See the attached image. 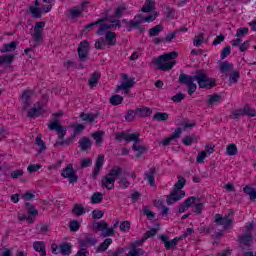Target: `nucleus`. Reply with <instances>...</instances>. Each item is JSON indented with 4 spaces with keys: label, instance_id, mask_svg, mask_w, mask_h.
<instances>
[{
    "label": "nucleus",
    "instance_id": "nucleus-1",
    "mask_svg": "<svg viewBox=\"0 0 256 256\" xmlns=\"http://www.w3.org/2000/svg\"><path fill=\"white\" fill-rule=\"evenodd\" d=\"M195 81L200 89H213L216 85L215 79L209 77L204 69L196 70L193 75L181 73L179 76V83L188 87V95L197 91Z\"/></svg>",
    "mask_w": 256,
    "mask_h": 256
},
{
    "label": "nucleus",
    "instance_id": "nucleus-2",
    "mask_svg": "<svg viewBox=\"0 0 256 256\" xmlns=\"http://www.w3.org/2000/svg\"><path fill=\"white\" fill-rule=\"evenodd\" d=\"M123 173V169L119 166H114L108 174L104 175L101 179V187H104L108 191H113L115 189V181L119 179Z\"/></svg>",
    "mask_w": 256,
    "mask_h": 256
},
{
    "label": "nucleus",
    "instance_id": "nucleus-3",
    "mask_svg": "<svg viewBox=\"0 0 256 256\" xmlns=\"http://www.w3.org/2000/svg\"><path fill=\"white\" fill-rule=\"evenodd\" d=\"M177 57H179V54L176 51H173L159 56L155 59L154 63L160 71H171L176 63L173 59H177Z\"/></svg>",
    "mask_w": 256,
    "mask_h": 256
},
{
    "label": "nucleus",
    "instance_id": "nucleus-4",
    "mask_svg": "<svg viewBox=\"0 0 256 256\" xmlns=\"http://www.w3.org/2000/svg\"><path fill=\"white\" fill-rule=\"evenodd\" d=\"M183 187H185V178L180 177L175 183L172 192L166 197L167 205H173V203H177V201H181L185 197V191L182 190Z\"/></svg>",
    "mask_w": 256,
    "mask_h": 256
},
{
    "label": "nucleus",
    "instance_id": "nucleus-5",
    "mask_svg": "<svg viewBox=\"0 0 256 256\" xmlns=\"http://www.w3.org/2000/svg\"><path fill=\"white\" fill-rule=\"evenodd\" d=\"M71 247H72L71 243H67V242H64L60 245H57V244L51 245L53 255H59V253H61V255L69 256L71 255Z\"/></svg>",
    "mask_w": 256,
    "mask_h": 256
},
{
    "label": "nucleus",
    "instance_id": "nucleus-6",
    "mask_svg": "<svg viewBox=\"0 0 256 256\" xmlns=\"http://www.w3.org/2000/svg\"><path fill=\"white\" fill-rule=\"evenodd\" d=\"M48 129H50V131H56L60 141H63V139H65V135H67V128L59 125L56 118L48 124Z\"/></svg>",
    "mask_w": 256,
    "mask_h": 256
},
{
    "label": "nucleus",
    "instance_id": "nucleus-7",
    "mask_svg": "<svg viewBox=\"0 0 256 256\" xmlns=\"http://www.w3.org/2000/svg\"><path fill=\"white\" fill-rule=\"evenodd\" d=\"M215 223H217V225H222L224 231H227V229L233 225V218L229 216H223L221 214H216Z\"/></svg>",
    "mask_w": 256,
    "mask_h": 256
},
{
    "label": "nucleus",
    "instance_id": "nucleus-8",
    "mask_svg": "<svg viewBox=\"0 0 256 256\" xmlns=\"http://www.w3.org/2000/svg\"><path fill=\"white\" fill-rule=\"evenodd\" d=\"M62 177L69 179V183H77V180L79 179L75 174L73 164H68L67 167L62 170Z\"/></svg>",
    "mask_w": 256,
    "mask_h": 256
},
{
    "label": "nucleus",
    "instance_id": "nucleus-9",
    "mask_svg": "<svg viewBox=\"0 0 256 256\" xmlns=\"http://www.w3.org/2000/svg\"><path fill=\"white\" fill-rule=\"evenodd\" d=\"M45 28V22H37L34 26V33L32 35L36 43H41L43 41V29Z\"/></svg>",
    "mask_w": 256,
    "mask_h": 256
},
{
    "label": "nucleus",
    "instance_id": "nucleus-10",
    "mask_svg": "<svg viewBox=\"0 0 256 256\" xmlns=\"http://www.w3.org/2000/svg\"><path fill=\"white\" fill-rule=\"evenodd\" d=\"M110 23H116V24H98L100 25L96 35H105V31H109V29H113V27H121V21L117 19L110 20Z\"/></svg>",
    "mask_w": 256,
    "mask_h": 256
},
{
    "label": "nucleus",
    "instance_id": "nucleus-11",
    "mask_svg": "<svg viewBox=\"0 0 256 256\" xmlns=\"http://www.w3.org/2000/svg\"><path fill=\"white\" fill-rule=\"evenodd\" d=\"M122 79L125 82H122L120 85L116 87V93H119L121 89H131L135 87V78H130L127 74H122Z\"/></svg>",
    "mask_w": 256,
    "mask_h": 256
},
{
    "label": "nucleus",
    "instance_id": "nucleus-12",
    "mask_svg": "<svg viewBox=\"0 0 256 256\" xmlns=\"http://www.w3.org/2000/svg\"><path fill=\"white\" fill-rule=\"evenodd\" d=\"M78 57L80 61H85V59L89 57V42L87 40H84L79 44Z\"/></svg>",
    "mask_w": 256,
    "mask_h": 256
},
{
    "label": "nucleus",
    "instance_id": "nucleus-13",
    "mask_svg": "<svg viewBox=\"0 0 256 256\" xmlns=\"http://www.w3.org/2000/svg\"><path fill=\"white\" fill-rule=\"evenodd\" d=\"M45 113V106L41 103L34 104V107L28 111V117L35 119V117H41Z\"/></svg>",
    "mask_w": 256,
    "mask_h": 256
},
{
    "label": "nucleus",
    "instance_id": "nucleus-14",
    "mask_svg": "<svg viewBox=\"0 0 256 256\" xmlns=\"http://www.w3.org/2000/svg\"><path fill=\"white\" fill-rule=\"evenodd\" d=\"M238 241L242 249H249L251 247V243H253V234H245L238 236Z\"/></svg>",
    "mask_w": 256,
    "mask_h": 256
},
{
    "label": "nucleus",
    "instance_id": "nucleus-15",
    "mask_svg": "<svg viewBox=\"0 0 256 256\" xmlns=\"http://www.w3.org/2000/svg\"><path fill=\"white\" fill-rule=\"evenodd\" d=\"M155 175H157V169L155 167L150 168L144 173V179L148 181L151 187H155Z\"/></svg>",
    "mask_w": 256,
    "mask_h": 256
},
{
    "label": "nucleus",
    "instance_id": "nucleus-16",
    "mask_svg": "<svg viewBox=\"0 0 256 256\" xmlns=\"http://www.w3.org/2000/svg\"><path fill=\"white\" fill-rule=\"evenodd\" d=\"M135 245H143V240L136 241L131 244L132 249L129 251L126 256H139V255H144L145 251L141 248H136Z\"/></svg>",
    "mask_w": 256,
    "mask_h": 256
},
{
    "label": "nucleus",
    "instance_id": "nucleus-17",
    "mask_svg": "<svg viewBox=\"0 0 256 256\" xmlns=\"http://www.w3.org/2000/svg\"><path fill=\"white\" fill-rule=\"evenodd\" d=\"M197 201V197H189L186 200H184V202L180 205L179 209H178V213H185L187 211V209H189V207H191V205H193V203H196Z\"/></svg>",
    "mask_w": 256,
    "mask_h": 256
},
{
    "label": "nucleus",
    "instance_id": "nucleus-18",
    "mask_svg": "<svg viewBox=\"0 0 256 256\" xmlns=\"http://www.w3.org/2000/svg\"><path fill=\"white\" fill-rule=\"evenodd\" d=\"M141 19V14H138L132 20H129L127 31L130 33L133 29H137L143 23Z\"/></svg>",
    "mask_w": 256,
    "mask_h": 256
},
{
    "label": "nucleus",
    "instance_id": "nucleus-19",
    "mask_svg": "<svg viewBox=\"0 0 256 256\" xmlns=\"http://www.w3.org/2000/svg\"><path fill=\"white\" fill-rule=\"evenodd\" d=\"M47 245L43 241H36L33 243V249L39 253L40 256H47Z\"/></svg>",
    "mask_w": 256,
    "mask_h": 256
},
{
    "label": "nucleus",
    "instance_id": "nucleus-20",
    "mask_svg": "<svg viewBox=\"0 0 256 256\" xmlns=\"http://www.w3.org/2000/svg\"><path fill=\"white\" fill-rule=\"evenodd\" d=\"M106 39V45L109 47H113L114 45H117V34L112 31H107L105 35Z\"/></svg>",
    "mask_w": 256,
    "mask_h": 256
},
{
    "label": "nucleus",
    "instance_id": "nucleus-21",
    "mask_svg": "<svg viewBox=\"0 0 256 256\" xmlns=\"http://www.w3.org/2000/svg\"><path fill=\"white\" fill-rule=\"evenodd\" d=\"M159 239L164 243L165 249H173V247L177 246V242L175 241V238L169 241V237L166 235L159 236Z\"/></svg>",
    "mask_w": 256,
    "mask_h": 256
},
{
    "label": "nucleus",
    "instance_id": "nucleus-22",
    "mask_svg": "<svg viewBox=\"0 0 256 256\" xmlns=\"http://www.w3.org/2000/svg\"><path fill=\"white\" fill-rule=\"evenodd\" d=\"M113 243V239L106 238L96 249V253H105L109 249V245Z\"/></svg>",
    "mask_w": 256,
    "mask_h": 256
},
{
    "label": "nucleus",
    "instance_id": "nucleus-23",
    "mask_svg": "<svg viewBox=\"0 0 256 256\" xmlns=\"http://www.w3.org/2000/svg\"><path fill=\"white\" fill-rule=\"evenodd\" d=\"M96 118H97V114L85 113V112H82L80 114V119H82V121H87L88 123H93V121H95Z\"/></svg>",
    "mask_w": 256,
    "mask_h": 256
},
{
    "label": "nucleus",
    "instance_id": "nucleus-24",
    "mask_svg": "<svg viewBox=\"0 0 256 256\" xmlns=\"http://www.w3.org/2000/svg\"><path fill=\"white\" fill-rule=\"evenodd\" d=\"M108 227H109V224H107V222H105V221L94 222L93 225H92V228H93L94 231H102V233Z\"/></svg>",
    "mask_w": 256,
    "mask_h": 256
},
{
    "label": "nucleus",
    "instance_id": "nucleus-25",
    "mask_svg": "<svg viewBox=\"0 0 256 256\" xmlns=\"http://www.w3.org/2000/svg\"><path fill=\"white\" fill-rule=\"evenodd\" d=\"M154 9H155V6H153V1L146 0L141 9V12L142 13H151V11H153Z\"/></svg>",
    "mask_w": 256,
    "mask_h": 256
},
{
    "label": "nucleus",
    "instance_id": "nucleus-26",
    "mask_svg": "<svg viewBox=\"0 0 256 256\" xmlns=\"http://www.w3.org/2000/svg\"><path fill=\"white\" fill-rule=\"evenodd\" d=\"M33 95V92L31 90H26L22 93V100L24 101V109H27L29 107V98Z\"/></svg>",
    "mask_w": 256,
    "mask_h": 256
},
{
    "label": "nucleus",
    "instance_id": "nucleus-27",
    "mask_svg": "<svg viewBox=\"0 0 256 256\" xmlns=\"http://www.w3.org/2000/svg\"><path fill=\"white\" fill-rule=\"evenodd\" d=\"M15 49H17V42H11L4 44L3 48L1 49V53H9L11 51H15Z\"/></svg>",
    "mask_w": 256,
    "mask_h": 256
},
{
    "label": "nucleus",
    "instance_id": "nucleus-28",
    "mask_svg": "<svg viewBox=\"0 0 256 256\" xmlns=\"http://www.w3.org/2000/svg\"><path fill=\"white\" fill-rule=\"evenodd\" d=\"M242 111L244 112V115H246L247 117H255L256 116L255 108L251 107V105H249V104L245 105L244 108L242 109Z\"/></svg>",
    "mask_w": 256,
    "mask_h": 256
},
{
    "label": "nucleus",
    "instance_id": "nucleus-29",
    "mask_svg": "<svg viewBox=\"0 0 256 256\" xmlns=\"http://www.w3.org/2000/svg\"><path fill=\"white\" fill-rule=\"evenodd\" d=\"M197 141H199V137H197L195 135L187 136V137L183 138V140H182V142L186 146H191V145H193V143H197Z\"/></svg>",
    "mask_w": 256,
    "mask_h": 256
},
{
    "label": "nucleus",
    "instance_id": "nucleus-30",
    "mask_svg": "<svg viewBox=\"0 0 256 256\" xmlns=\"http://www.w3.org/2000/svg\"><path fill=\"white\" fill-rule=\"evenodd\" d=\"M85 5H87V2H83L81 8H72L70 10L71 17H73V18L79 17V15H81V13H83V7H85Z\"/></svg>",
    "mask_w": 256,
    "mask_h": 256
},
{
    "label": "nucleus",
    "instance_id": "nucleus-31",
    "mask_svg": "<svg viewBox=\"0 0 256 256\" xmlns=\"http://www.w3.org/2000/svg\"><path fill=\"white\" fill-rule=\"evenodd\" d=\"M220 71H221V73L227 74L230 71H233V66H232V64L228 63L227 61L222 62L220 64Z\"/></svg>",
    "mask_w": 256,
    "mask_h": 256
},
{
    "label": "nucleus",
    "instance_id": "nucleus-32",
    "mask_svg": "<svg viewBox=\"0 0 256 256\" xmlns=\"http://www.w3.org/2000/svg\"><path fill=\"white\" fill-rule=\"evenodd\" d=\"M136 113L139 115V117H149L153 111L150 110V108L144 107L136 109Z\"/></svg>",
    "mask_w": 256,
    "mask_h": 256
},
{
    "label": "nucleus",
    "instance_id": "nucleus-33",
    "mask_svg": "<svg viewBox=\"0 0 256 256\" xmlns=\"http://www.w3.org/2000/svg\"><path fill=\"white\" fill-rule=\"evenodd\" d=\"M72 213L76 215V217H81V215H85V208H83L81 204H76L72 209Z\"/></svg>",
    "mask_w": 256,
    "mask_h": 256
},
{
    "label": "nucleus",
    "instance_id": "nucleus-34",
    "mask_svg": "<svg viewBox=\"0 0 256 256\" xmlns=\"http://www.w3.org/2000/svg\"><path fill=\"white\" fill-rule=\"evenodd\" d=\"M99 77H100V75L98 74V72H94L92 74V76L90 77V79L88 80L89 86L96 87L97 84L99 83Z\"/></svg>",
    "mask_w": 256,
    "mask_h": 256
},
{
    "label": "nucleus",
    "instance_id": "nucleus-35",
    "mask_svg": "<svg viewBox=\"0 0 256 256\" xmlns=\"http://www.w3.org/2000/svg\"><path fill=\"white\" fill-rule=\"evenodd\" d=\"M91 147V140L89 138H82L80 140V149L82 151H87V149H89Z\"/></svg>",
    "mask_w": 256,
    "mask_h": 256
},
{
    "label": "nucleus",
    "instance_id": "nucleus-36",
    "mask_svg": "<svg viewBox=\"0 0 256 256\" xmlns=\"http://www.w3.org/2000/svg\"><path fill=\"white\" fill-rule=\"evenodd\" d=\"M219 101H221V95L219 94L209 95L207 99L209 106L215 105V103H219Z\"/></svg>",
    "mask_w": 256,
    "mask_h": 256
},
{
    "label": "nucleus",
    "instance_id": "nucleus-37",
    "mask_svg": "<svg viewBox=\"0 0 256 256\" xmlns=\"http://www.w3.org/2000/svg\"><path fill=\"white\" fill-rule=\"evenodd\" d=\"M108 256H127L125 248H117L116 250L108 251Z\"/></svg>",
    "mask_w": 256,
    "mask_h": 256
},
{
    "label": "nucleus",
    "instance_id": "nucleus-38",
    "mask_svg": "<svg viewBox=\"0 0 256 256\" xmlns=\"http://www.w3.org/2000/svg\"><path fill=\"white\" fill-rule=\"evenodd\" d=\"M121 103H123V96H121L119 94L113 95L110 98L111 105L117 106V105H121Z\"/></svg>",
    "mask_w": 256,
    "mask_h": 256
},
{
    "label": "nucleus",
    "instance_id": "nucleus-39",
    "mask_svg": "<svg viewBox=\"0 0 256 256\" xmlns=\"http://www.w3.org/2000/svg\"><path fill=\"white\" fill-rule=\"evenodd\" d=\"M162 30H163V26L161 25H156L152 27L149 30V37H157V35H159V33H161Z\"/></svg>",
    "mask_w": 256,
    "mask_h": 256
},
{
    "label": "nucleus",
    "instance_id": "nucleus-40",
    "mask_svg": "<svg viewBox=\"0 0 256 256\" xmlns=\"http://www.w3.org/2000/svg\"><path fill=\"white\" fill-rule=\"evenodd\" d=\"M193 204L195 205L194 213H196V215H201V213H203V208L205 207L203 203L199 201V198H196V202Z\"/></svg>",
    "mask_w": 256,
    "mask_h": 256
},
{
    "label": "nucleus",
    "instance_id": "nucleus-41",
    "mask_svg": "<svg viewBox=\"0 0 256 256\" xmlns=\"http://www.w3.org/2000/svg\"><path fill=\"white\" fill-rule=\"evenodd\" d=\"M153 119H155V121H167V119H169V114L165 112H157L153 116Z\"/></svg>",
    "mask_w": 256,
    "mask_h": 256
},
{
    "label": "nucleus",
    "instance_id": "nucleus-42",
    "mask_svg": "<svg viewBox=\"0 0 256 256\" xmlns=\"http://www.w3.org/2000/svg\"><path fill=\"white\" fill-rule=\"evenodd\" d=\"M25 207L28 211V215H33L34 217H37V215H39V211H37V209H35V207L31 205V203L26 202Z\"/></svg>",
    "mask_w": 256,
    "mask_h": 256
},
{
    "label": "nucleus",
    "instance_id": "nucleus-43",
    "mask_svg": "<svg viewBox=\"0 0 256 256\" xmlns=\"http://www.w3.org/2000/svg\"><path fill=\"white\" fill-rule=\"evenodd\" d=\"M237 151H238L237 150V145H235V144H230L226 148V153L230 157H233V156L237 155Z\"/></svg>",
    "mask_w": 256,
    "mask_h": 256
},
{
    "label": "nucleus",
    "instance_id": "nucleus-44",
    "mask_svg": "<svg viewBox=\"0 0 256 256\" xmlns=\"http://www.w3.org/2000/svg\"><path fill=\"white\" fill-rule=\"evenodd\" d=\"M240 77H241V75L239 74V71L232 72L229 76V84L233 85V84L237 83V81H239Z\"/></svg>",
    "mask_w": 256,
    "mask_h": 256
},
{
    "label": "nucleus",
    "instance_id": "nucleus-45",
    "mask_svg": "<svg viewBox=\"0 0 256 256\" xmlns=\"http://www.w3.org/2000/svg\"><path fill=\"white\" fill-rule=\"evenodd\" d=\"M111 20L112 19H109L108 17L101 18L96 22H93V23H90V24L86 25L85 29H91V27H95L96 25H99V24H105L106 21H111Z\"/></svg>",
    "mask_w": 256,
    "mask_h": 256
},
{
    "label": "nucleus",
    "instance_id": "nucleus-46",
    "mask_svg": "<svg viewBox=\"0 0 256 256\" xmlns=\"http://www.w3.org/2000/svg\"><path fill=\"white\" fill-rule=\"evenodd\" d=\"M253 229H255V222H248L244 226V234L246 235H252Z\"/></svg>",
    "mask_w": 256,
    "mask_h": 256
},
{
    "label": "nucleus",
    "instance_id": "nucleus-47",
    "mask_svg": "<svg viewBox=\"0 0 256 256\" xmlns=\"http://www.w3.org/2000/svg\"><path fill=\"white\" fill-rule=\"evenodd\" d=\"M103 201V194L101 192H95L91 197V203L97 204Z\"/></svg>",
    "mask_w": 256,
    "mask_h": 256
},
{
    "label": "nucleus",
    "instance_id": "nucleus-48",
    "mask_svg": "<svg viewBox=\"0 0 256 256\" xmlns=\"http://www.w3.org/2000/svg\"><path fill=\"white\" fill-rule=\"evenodd\" d=\"M13 59H15L13 55L0 56V65H3V63L9 65L13 63Z\"/></svg>",
    "mask_w": 256,
    "mask_h": 256
},
{
    "label": "nucleus",
    "instance_id": "nucleus-49",
    "mask_svg": "<svg viewBox=\"0 0 256 256\" xmlns=\"http://www.w3.org/2000/svg\"><path fill=\"white\" fill-rule=\"evenodd\" d=\"M92 137L96 141V145H101V143H103V132L102 131L93 133Z\"/></svg>",
    "mask_w": 256,
    "mask_h": 256
},
{
    "label": "nucleus",
    "instance_id": "nucleus-50",
    "mask_svg": "<svg viewBox=\"0 0 256 256\" xmlns=\"http://www.w3.org/2000/svg\"><path fill=\"white\" fill-rule=\"evenodd\" d=\"M118 184L120 189H127L129 185H131V182H129L126 177H120Z\"/></svg>",
    "mask_w": 256,
    "mask_h": 256
},
{
    "label": "nucleus",
    "instance_id": "nucleus-51",
    "mask_svg": "<svg viewBox=\"0 0 256 256\" xmlns=\"http://www.w3.org/2000/svg\"><path fill=\"white\" fill-rule=\"evenodd\" d=\"M126 141L128 143H131V141L134 143H139V133L126 134Z\"/></svg>",
    "mask_w": 256,
    "mask_h": 256
},
{
    "label": "nucleus",
    "instance_id": "nucleus-52",
    "mask_svg": "<svg viewBox=\"0 0 256 256\" xmlns=\"http://www.w3.org/2000/svg\"><path fill=\"white\" fill-rule=\"evenodd\" d=\"M36 145H38V147H39V153H41V151H45V149H47V146L45 145V142L43 141L41 136L36 137Z\"/></svg>",
    "mask_w": 256,
    "mask_h": 256
},
{
    "label": "nucleus",
    "instance_id": "nucleus-53",
    "mask_svg": "<svg viewBox=\"0 0 256 256\" xmlns=\"http://www.w3.org/2000/svg\"><path fill=\"white\" fill-rule=\"evenodd\" d=\"M157 231H159L157 228H152L150 230H148L143 237L142 241H146V239H149L151 237H155V235H157Z\"/></svg>",
    "mask_w": 256,
    "mask_h": 256
},
{
    "label": "nucleus",
    "instance_id": "nucleus-54",
    "mask_svg": "<svg viewBox=\"0 0 256 256\" xmlns=\"http://www.w3.org/2000/svg\"><path fill=\"white\" fill-rule=\"evenodd\" d=\"M203 41H205V37H203V33L199 34L197 37L194 38V46L201 47L203 45Z\"/></svg>",
    "mask_w": 256,
    "mask_h": 256
},
{
    "label": "nucleus",
    "instance_id": "nucleus-55",
    "mask_svg": "<svg viewBox=\"0 0 256 256\" xmlns=\"http://www.w3.org/2000/svg\"><path fill=\"white\" fill-rule=\"evenodd\" d=\"M135 115H137V110H128L125 116L126 121H128V123H131V121L135 119Z\"/></svg>",
    "mask_w": 256,
    "mask_h": 256
},
{
    "label": "nucleus",
    "instance_id": "nucleus-56",
    "mask_svg": "<svg viewBox=\"0 0 256 256\" xmlns=\"http://www.w3.org/2000/svg\"><path fill=\"white\" fill-rule=\"evenodd\" d=\"M79 227H81V224H79V221L77 220H72L70 221V224H69V229L70 231H79Z\"/></svg>",
    "mask_w": 256,
    "mask_h": 256
},
{
    "label": "nucleus",
    "instance_id": "nucleus-57",
    "mask_svg": "<svg viewBox=\"0 0 256 256\" xmlns=\"http://www.w3.org/2000/svg\"><path fill=\"white\" fill-rule=\"evenodd\" d=\"M41 164H30L27 167V171L28 173H36V171H38L39 169H41Z\"/></svg>",
    "mask_w": 256,
    "mask_h": 256
},
{
    "label": "nucleus",
    "instance_id": "nucleus-58",
    "mask_svg": "<svg viewBox=\"0 0 256 256\" xmlns=\"http://www.w3.org/2000/svg\"><path fill=\"white\" fill-rule=\"evenodd\" d=\"M131 229V223L129 221H124L120 224V231L127 233Z\"/></svg>",
    "mask_w": 256,
    "mask_h": 256
},
{
    "label": "nucleus",
    "instance_id": "nucleus-59",
    "mask_svg": "<svg viewBox=\"0 0 256 256\" xmlns=\"http://www.w3.org/2000/svg\"><path fill=\"white\" fill-rule=\"evenodd\" d=\"M115 235L114 228H109V226L102 232L101 237H111Z\"/></svg>",
    "mask_w": 256,
    "mask_h": 256
},
{
    "label": "nucleus",
    "instance_id": "nucleus-60",
    "mask_svg": "<svg viewBox=\"0 0 256 256\" xmlns=\"http://www.w3.org/2000/svg\"><path fill=\"white\" fill-rule=\"evenodd\" d=\"M103 215H105V213L102 210L95 209L92 212V219H102Z\"/></svg>",
    "mask_w": 256,
    "mask_h": 256
},
{
    "label": "nucleus",
    "instance_id": "nucleus-61",
    "mask_svg": "<svg viewBox=\"0 0 256 256\" xmlns=\"http://www.w3.org/2000/svg\"><path fill=\"white\" fill-rule=\"evenodd\" d=\"M72 129H74V133L77 135L81 133V131L85 130V125L83 124H72Z\"/></svg>",
    "mask_w": 256,
    "mask_h": 256
},
{
    "label": "nucleus",
    "instance_id": "nucleus-62",
    "mask_svg": "<svg viewBox=\"0 0 256 256\" xmlns=\"http://www.w3.org/2000/svg\"><path fill=\"white\" fill-rule=\"evenodd\" d=\"M207 158V152L201 151L198 153L196 157L197 163H204L205 159Z\"/></svg>",
    "mask_w": 256,
    "mask_h": 256
},
{
    "label": "nucleus",
    "instance_id": "nucleus-63",
    "mask_svg": "<svg viewBox=\"0 0 256 256\" xmlns=\"http://www.w3.org/2000/svg\"><path fill=\"white\" fill-rule=\"evenodd\" d=\"M183 99H185V94H183V93H178V94L172 96V101L174 103H181V101H183Z\"/></svg>",
    "mask_w": 256,
    "mask_h": 256
},
{
    "label": "nucleus",
    "instance_id": "nucleus-64",
    "mask_svg": "<svg viewBox=\"0 0 256 256\" xmlns=\"http://www.w3.org/2000/svg\"><path fill=\"white\" fill-rule=\"evenodd\" d=\"M30 13H32L33 17L36 19H40L41 17V10H39L37 7H30Z\"/></svg>",
    "mask_w": 256,
    "mask_h": 256
}]
</instances>
